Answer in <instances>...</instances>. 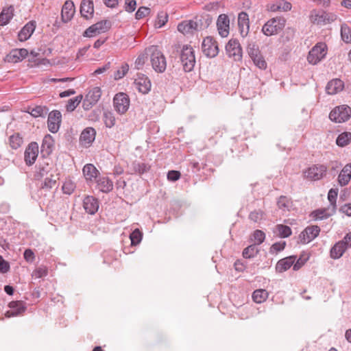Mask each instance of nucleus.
I'll use <instances>...</instances> for the list:
<instances>
[{
	"label": "nucleus",
	"mask_w": 351,
	"mask_h": 351,
	"mask_svg": "<svg viewBox=\"0 0 351 351\" xmlns=\"http://www.w3.org/2000/svg\"><path fill=\"white\" fill-rule=\"evenodd\" d=\"M256 245L253 244L245 248L243 251V256L245 258H250L255 256L258 252V249Z\"/></svg>",
	"instance_id": "603ef678"
},
{
	"label": "nucleus",
	"mask_w": 351,
	"mask_h": 351,
	"mask_svg": "<svg viewBox=\"0 0 351 351\" xmlns=\"http://www.w3.org/2000/svg\"><path fill=\"white\" fill-rule=\"evenodd\" d=\"M101 95V91L99 87H93L90 89L86 96V100L89 102L90 104H95Z\"/></svg>",
	"instance_id": "f704fd0d"
},
{
	"label": "nucleus",
	"mask_w": 351,
	"mask_h": 351,
	"mask_svg": "<svg viewBox=\"0 0 351 351\" xmlns=\"http://www.w3.org/2000/svg\"><path fill=\"white\" fill-rule=\"evenodd\" d=\"M150 12L149 8L147 7H140L136 12L135 16L136 19H141L147 16Z\"/></svg>",
	"instance_id": "e2e57ef3"
},
{
	"label": "nucleus",
	"mask_w": 351,
	"mask_h": 351,
	"mask_svg": "<svg viewBox=\"0 0 351 351\" xmlns=\"http://www.w3.org/2000/svg\"><path fill=\"white\" fill-rule=\"evenodd\" d=\"M308 258V254L303 252L298 258V260L293 263V270L298 271L307 262Z\"/></svg>",
	"instance_id": "49530a36"
},
{
	"label": "nucleus",
	"mask_w": 351,
	"mask_h": 351,
	"mask_svg": "<svg viewBox=\"0 0 351 351\" xmlns=\"http://www.w3.org/2000/svg\"><path fill=\"white\" fill-rule=\"evenodd\" d=\"M338 195L337 189H331L328 193V199L330 204V207L332 208V211L336 210V200Z\"/></svg>",
	"instance_id": "8fccbe9b"
},
{
	"label": "nucleus",
	"mask_w": 351,
	"mask_h": 351,
	"mask_svg": "<svg viewBox=\"0 0 351 351\" xmlns=\"http://www.w3.org/2000/svg\"><path fill=\"white\" fill-rule=\"evenodd\" d=\"M254 64L261 69H265L267 68V62L261 53L254 56L251 58Z\"/></svg>",
	"instance_id": "5fc2aeb1"
},
{
	"label": "nucleus",
	"mask_w": 351,
	"mask_h": 351,
	"mask_svg": "<svg viewBox=\"0 0 351 351\" xmlns=\"http://www.w3.org/2000/svg\"><path fill=\"white\" fill-rule=\"evenodd\" d=\"M208 26L204 24L202 19L196 18L195 20L185 21L178 24V30L183 34H193L195 31H200Z\"/></svg>",
	"instance_id": "20e7f679"
},
{
	"label": "nucleus",
	"mask_w": 351,
	"mask_h": 351,
	"mask_svg": "<svg viewBox=\"0 0 351 351\" xmlns=\"http://www.w3.org/2000/svg\"><path fill=\"white\" fill-rule=\"evenodd\" d=\"M134 84L138 91L143 94H147L151 90V82L145 75H138L134 81Z\"/></svg>",
	"instance_id": "aec40b11"
},
{
	"label": "nucleus",
	"mask_w": 351,
	"mask_h": 351,
	"mask_svg": "<svg viewBox=\"0 0 351 351\" xmlns=\"http://www.w3.org/2000/svg\"><path fill=\"white\" fill-rule=\"evenodd\" d=\"M326 166L324 165H315L308 168L304 174L306 178L312 180H319L326 175Z\"/></svg>",
	"instance_id": "9d476101"
},
{
	"label": "nucleus",
	"mask_w": 351,
	"mask_h": 351,
	"mask_svg": "<svg viewBox=\"0 0 351 351\" xmlns=\"http://www.w3.org/2000/svg\"><path fill=\"white\" fill-rule=\"evenodd\" d=\"M343 86V81L339 79H334L327 84L326 91L328 95H335L341 91Z\"/></svg>",
	"instance_id": "cd10ccee"
},
{
	"label": "nucleus",
	"mask_w": 351,
	"mask_h": 351,
	"mask_svg": "<svg viewBox=\"0 0 351 351\" xmlns=\"http://www.w3.org/2000/svg\"><path fill=\"white\" fill-rule=\"evenodd\" d=\"M23 256L25 260L28 263H32L35 259L34 253L31 249L25 250Z\"/></svg>",
	"instance_id": "338daca9"
},
{
	"label": "nucleus",
	"mask_w": 351,
	"mask_h": 351,
	"mask_svg": "<svg viewBox=\"0 0 351 351\" xmlns=\"http://www.w3.org/2000/svg\"><path fill=\"white\" fill-rule=\"evenodd\" d=\"M82 171L86 180L88 182L96 180L99 173L96 167L92 164H86L84 167Z\"/></svg>",
	"instance_id": "c756f323"
},
{
	"label": "nucleus",
	"mask_w": 351,
	"mask_h": 351,
	"mask_svg": "<svg viewBox=\"0 0 351 351\" xmlns=\"http://www.w3.org/2000/svg\"><path fill=\"white\" fill-rule=\"evenodd\" d=\"M168 21V15L166 12L161 11L158 13L156 20L155 21V27L160 28L165 25Z\"/></svg>",
	"instance_id": "c03bdc74"
},
{
	"label": "nucleus",
	"mask_w": 351,
	"mask_h": 351,
	"mask_svg": "<svg viewBox=\"0 0 351 351\" xmlns=\"http://www.w3.org/2000/svg\"><path fill=\"white\" fill-rule=\"evenodd\" d=\"M346 249V245L343 244V242H337L330 250L331 258L334 259L339 258L343 255Z\"/></svg>",
	"instance_id": "c9c22d12"
},
{
	"label": "nucleus",
	"mask_w": 351,
	"mask_h": 351,
	"mask_svg": "<svg viewBox=\"0 0 351 351\" xmlns=\"http://www.w3.org/2000/svg\"><path fill=\"white\" fill-rule=\"evenodd\" d=\"M326 45L323 43L316 44L308 52L307 56L308 62L311 64H317L323 60L327 52Z\"/></svg>",
	"instance_id": "423d86ee"
},
{
	"label": "nucleus",
	"mask_w": 351,
	"mask_h": 351,
	"mask_svg": "<svg viewBox=\"0 0 351 351\" xmlns=\"http://www.w3.org/2000/svg\"><path fill=\"white\" fill-rule=\"evenodd\" d=\"M75 184L71 180H66L62 185V191L64 193L71 195L75 190Z\"/></svg>",
	"instance_id": "4d7b16f0"
},
{
	"label": "nucleus",
	"mask_w": 351,
	"mask_h": 351,
	"mask_svg": "<svg viewBox=\"0 0 351 351\" xmlns=\"http://www.w3.org/2000/svg\"><path fill=\"white\" fill-rule=\"evenodd\" d=\"M75 13V6L71 1H66L62 8L61 17L63 23L71 20Z\"/></svg>",
	"instance_id": "4be33fe9"
},
{
	"label": "nucleus",
	"mask_w": 351,
	"mask_h": 351,
	"mask_svg": "<svg viewBox=\"0 0 351 351\" xmlns=\"http://www.w3.org/2000/svg\"><path fill=\"white\" fill-rule=\"evenodd\" d=\"M150 167L144 163L135 161L132 163V169L136 173H138L140 174L144 173L149 171Z\"/></svg>",
	"instance_id": "a18cd8bd"
},
{
	"label": "nucleus",
	"mask_w": 351,
	"mask_h": 351,
	"mask_svg": "<svg viewBox=\"0 0 351 351\" xmlns=\"http://www.w3.org/2000/svg\"><path fill=\"white\" fill-rule=\"evenodd\" d=\"M27 112L34 117H44L47 112L46 107L37 106L33 108L29 107Z\"/></svg>",
	"instance_id": "4c0bfd02"
},
{
	"label": "nucleus",
	"mask_w": 351,
	"mask_h": 351,
	"mask_svg": "<svg viewBox=\"0 0 351 351\" xmlns=\"http://www.w3.org/2000/svg\"><path fill=\"white\" fill-rule=\"evenodd\" d=\"M278 207L283 212H289L293 209V204L291 198L282 195L277 202Z\"/></svg>",
	"instance_id": "7c9ffc66"
},
{
	"label": "nucleus",
	"mask_w": 351,
	"mask_h": 351,
	"mask_svg": "<svg viewBox=\"0 0 351 351\" xmlns=\"http://www.w3.org/2000/svg\"><path fill=\"white\" fill-rule=\"evenodd\" d=\"M95 181L99 191L104 193H108L113 189V182L107 177L99 178Z\"/></svg>",
	"instance_id": "2f4dec72"
},
{
	"label": "nucleus",
	"mask_w": 351,
	"mask_h": 351,
	"mask_svg": "<svg viewBox=\"0 0 351 351\" xmlns=\"http://www.w3.org/2000/svg\"><path fill=\"white\" fill-rule=\"evenodd\" d=\"M104 121L107 128H111L115 124V117L112 112H105L104 113Z\"/></svg>",
	"instance_id": "864d4df0"
},
{
	"label": "nucleus",
	"mask_w": 351,
	"mask_h": 351,
	"mask_svg": "<svg viewBox=\"0 0 351 351\" xmlns=\"http://www.w3.org/2000/svg\"><path fill=\"white\" fill-rule=\"evenodd\" d=\"M109 29L108 23L106 21H101L90 26L84 32V37H93L101 33L106 32Z\"/></svg>",
	"instance_id": "ddd939ff"
},
{
	"label": "nucleus",
	"mask_w": 351,
	"mask_h": 351,
	"mask_svg": "<svg viewBox=\"0 0 351 351\" xmlns=\"http://www.w3.org/2000/svg\"><path fill=\"white\" fill-rule=\"evenodd\" d=\"M143 238V233L139 229L136 228L130 235L132 245H138Z\"/></svg>",
	"instance_id": "09e8293b"
},
{
	"label": "nucleus",
	"mask_w": 351,
	"mask_h": 351,
	"mask_svg": "<svg viewBox=\"0 0 351 351\" xmlns=\"http://www.w3.org/2000/svg\"><path fill=\"white\" fill-rule=\"evenodd\" d=\"M285 245L286 243L285 241L275 243L271 245L270 248V252L277 253L278 252H280L285 249Z\"/></svg>",
	"instance_id": "0e129e2a"
},
{
	"label": "nucleus",
	"mask_w": 351,
	"mask_h": 351,
	"mask_svg": "<svg viewBox=\"0 0 351 351\" xmlns=\"http://www.w3.org/2000/svg\"><path fill=\"white\" fill-rule=\"evenodd\" d=\"M268 293L265 289H256L253 292L252 298L256 303H261L266 300Z\"/></svg>",
	"instance_id": "ea45409f"
},
{
	"label": "nucleus",
	"mask_w": 351,
	"mask_h": 351,
	"mask_svg": "<svg viewBox=\"0 0 351 351\" xmlns=\"http://www.w3.org/2000/svg\"><path fill=\"white\" fill-rule=\"evenodd\" d=\"M238 25L240 27L244 28L245 27L249 28V18L248 14L245 12H241L238 16Z\"/></svg>",
	"instance_id": "6e6d98bb"
},
{
	"label": "nucleus",
	"mask_w": 351,
	"mask_h": 351,
	"mask_svg": "<svg viewBox=\"0 0 351 351\" xmlns=\"http://www.w3.org/2000/svg\"><path fill=\"white\" fill-rule=\"evenodd\" d=\"M335 211H332V208L318 209L311 213V216L315 220H322L332 215Z\"/></svg>",
	"instance_id": "72a5a7b5"
},
{
	"label": "nucleus",
	"mask_w": 351,
	"mask_h": 351,
	"mask_svg": "<svg viewBox=\"0 0 351 351\" xmlns=\"http://www.w3.org/2000/svg\"><path fill=\"white\" fill-rule=\"evenodd\" d=\"M146 53L150 55L153 69L157 73H163L167 67V61L162 51L156 46L152 45L146 49Z\"/></svg>",
	"instance_id": "f257e3e1"
},
{
	"label": "nucleus",
	"mask_w": 351,
	"mask_h": 351,
	"mask_svg": "<svg viewBox=\"0 0 351 351\" xmlns=\"http://www.w3.org/2000/svg\"><path fill=\"white\" fill-rule=\"evenodd\" d=\"M180 61L184 71L189 72L193 69L195 64V57L194 49L191 45L182 46L180 52Z\"/></svg>",
	"instance_id": "f03ea898"
},
{
	"label": "nucleus",
	"mask_w": 351,
	"mask_h": 351,
	"mask_svg": "<svg viewBox=\"0 0 351 351\" xmlns=\"http://www.w3.org/2000/svg\"><path fill=\"white\" fill-rule=\"evenodd\" d=\"M83 207L86 213L93 215L98 210L99 202L93 196H86L83 200Z\"/></svg>",
	"instance_id": "5701e85b"
},
{
	"label": "nucleus",
	"mask_w": 351,
	"mask_h": 351,
	"mask_svg": "<svg viewBox=\"0 0 351 351\" xmlns=\"http://www.w3.org/2000/svg\"><path fill=\"white\" fill-rule=\"evenodd\" d=\"M136 2L135 0H125V8L127 12H132L135 10Z\"/></svg>",
	"instance_id": "774afa93"
},
{
	"label": "nucleus",
	"mask_w": 351,
	"mask_h": 351,
	"mask_svg": "<svg viewBox=\"0 0 351 351\" xmlns=\"http://www.w3.org/2000/svg\"><path fill=\"white\" fill-rule=\"evenodd\" d=\"M80 13L86 19L93 18L94 14L93 1L82 0L80 5Z\"/></svg>",
	"instance_id": "a878e982"
},
{
	"label": "nucleus",
	"mask_w": 351,
	"mask_h": 351,
	"mask_svg": "<svg viewBox=\"0 0 351 351\" xmlns=\"http://www.w3.org/2000/svg\"><path fill=\"white\" fill-rule=\"evenodd\" d=\"M202 50L205 56L214 58L219 53L217 42L210 36L205 38L202 44Z\"/></svg>",
	"instance_id": "1a4fd4ad"
},
{
	"label": "nucleus",
	"mask_w": 351,
	"mask_h": 351,
	"mask_svg": "<svg viewBox=\"0 0 351 351\" xmlns=\"http://www.w3.org/2000/svg\"><path fill=\"white\" fill-rule=\"evenodd\" d=\"M129 70V65L127 63H124L121 65V68L119 69L114 74V80H118L123 78Z\"/></svg>",
	"instance_id": "13d9d810"
},
{
	"label": "nucleus",
	"mask_w": 351,
	"mask_h": 351,
	"mask_svg": "<svg viewBox=\"0 0 351 351\" xmlns=\"http://www.w3.org/2000/svg\"><path fill=\"white\" fill-rule=\"evenodd\" d=\"M217 26L220 36L223 38L227 37L230 29V20L228 15L220 14L217 21Z\"/></svg>",
	"instance_id": "a211bd4d"
},
{
	"label": "nucleus",
	"mask_w": 351,
	"mask_h": 351,
	"mask_svg": "<svg viewBox=\"0 0 351 351\" xmlns=\"http://www.w3.org/2000/svg\"><path fill=\"white\" fill-rule=\"evenodd\" d=\"M61 113L58 110H53L49 114L47 126L51 132L56 133L58 131L61 122Z\"/></svg>",
	"instance_id": "2eb2a0df"
},
{
	"label": "nucleus",
	"mask_w": 351,
	"mask_h": 351,
	"mask_svg": "<svg viewBox=\"0 0 351 351\" xmlns=\"http://www.w3.org/2000/svg\"><path fill=\"white\" fill-rule=\"evenodd\" d=\"M351 117V108L347 105L335 107L329 114V119L335 123H343Z\"/></svg>",
	"instance_id": "39448f33"
},
{
	"label": "nucleus",
	"mask_w": 351,
	"mask_h": 351,
	"mask_svg": "<svg viewBox=\"0 0 351 351\" xmlns=\"http://www.w3.org/2000/svg\"><path fill=\"white\" fill-rule=\"evenodd\" d=\"M265 239V234L260 230H256L253 233V241L255 245L261 244Z\"/></svg>",
	"instance_id": "bf43d9fd"
},
{
	"label": "nucleus",
	"mask_w": 351,
	"mask_h": 351,
	"mask_svg": "<svg viewBox=\"0 0 351 351\" xmlns=\"http://www.w3.org/2000/svg\"><path fill=\"white\" fill-rule=\"evenodd\" d=\"M276 228L278 233V235L281 238H287L292 234L291 229L288 226L278 224L276 226Z\"/></svg>",
	"instance_id": "37998d69"
},
{
	"label": "nucleus",
	"mask_w": 351,
	"mask_h": 351,
	"mask_svg": "<svg viewBox=\"0 0 351 351\" xmlns=\"http://www.w3.org/2000/svg\"><path fill=\"white\" fill-rule=\"evenodd\" d=\"M36 28V22L29 21L28 22L19 32L18 37L19 40L25 41L27 40L32 36Z\"/></svg>",
	"instance_id": "bb28decb"
},
{
	"label": "nucleus",
	"mask_w": 351,
	"mask_h": 351,
	"mask_svg": "<svg viewBox=\"0 0 351 351\" xmlns=\"http://www.w3.org/2000/svg\"><path fill=\"white\" fill-rule=\"evenodd\" d=\"M9 143L12 149H16L23 143V138L19 134H14L10 136Z\"/></svg>",
	"instance_id": "79ce46f5"
},
{
	"label": "nucleus",
	"mask_w": 351,
	"mask_h": 351,
	"mask_svg": "<svg viewBox=\"0 0 351 351\" xmlns=\"http://www.w3.org/2000/svg\"><path fill=\"white\" fill-rule=\"evenodd\" d=\"M55 173L56 171L51 165L44 163L38 167L34 176L36 180H43V178L49 177Z\"/></svg>",
	"instance_id": "412c9836"
},
{
	"label": "nucleus",
	"mask_w": 351,
	"mask_h": 351,
	"mask_svg": "<svg viewBox=\"0 0 351 351\" xmlns=\"http://www.w3.org/2000/svg\"><path fill=\"white\" fill-rule=\"evenodd\" d=\"M351 142V132H345L340 134L336 140V143L340 147H344Z\"/></svg>",
	"instance_id": "58836bf2"
},
{
	"label": "nucleus",
	"mask_w": 351,
	"mask_h": 351,
	"mask_svg": "<svg viewBox=\"0 0 351 351\" xmlns=\"http://www.w3.org/2000/svg\"><path fill=\"white\" fill-rule=\"evenodd\" d=\"M130 98L126 93H117L113 98V106L116 112L120 114H125L130 107Z\"/></svg>",
	"instance_id": "0eeeda50"
},
{
	"label": "nucleus",
	"mask_w": 351,
	"mask_h": 351,
	"mask_svg": "<svg viewBox=\"0 0 351 351\" xmlns=\"http://www.w3.org/2000/svg\"><path fill=\"white\" fill-rule=\"evenodd\" d=\"M9 307L10 310L5 313L7 317L22 315L26 309V306L22 301H12L9 303Z\"/></svg>",
	"instance_id": "6ab92c4d"
},
{
	"label": "nucleus",
	"mask_w": 351,
	"mask_h": 351,
	"mask_svg": "<svg viewBox=\"0 0 351 351\" xmlns=\"http://www.w3.org/2000/svg\"><path fill=\"white\" fill-rule=\"evenodd\" d=\"M43 181L41 183L40 189L44 190H50L57 186V180H58V174L56 173L50 175L49 177L43 178Z\"/></svg>",
	"instance_id": "473e14b6"
},
{
	"label": "nucleus",
	"mask_w": 351,
	"mask_h": 351,
	"mask_svg": "<svg viewBox=\"0 0 351 351\" xmlns=\"http://www.w3.org/2000/svg\"><path fill=\"white\" fill-rule=\"evenodd\" d=\"M341 36L344 42L351 43V29L347 25H341Z\"/></svg>",
	"instance_id": "3c124183"
},
{
	"label": "nucleus",
	"mask_w": 351,
	"mask_h": 351,
	"mask_svg": "<svg viewBox=\"0 0 351 351\" xmlns=\"http://www.w3.org/2000/svg\"><path fill=\"white\" fill-rule=\"evenodd\" d=\"M27 55L28 51L26 49H15L6 56V60L10 62H18L22 61Z\"/></svg>",
	"instance_id": "b1692460"
},
{
	"label": "nucleus",
	"mask_w": 351,
	"mask_h": 351,
	"mask_svg": "<svg viewBox=\"0 0 351 351\" xmlns=\"http://www.w3.org/2000/svg\"><path fill=\"white\" fill-rule=\"evenodd\" d=\"M96 136V130L91 127L85 128L80 136V142L82 145L89 147L95 141Z\"/></svg>",
	"instance_id": "f3484780"
},
{
	"label": "nucleus",
	"mask_w": 351,
	"mask_h": 351,
	"mask_svg": "<svg viewBox=\"0 0 351 351\" xmlns=\"http://www.w3.org/2000/svg\"><path fill=\"white\" fill-rule=\"evenodd\" d=\"M320 228L317 226H310L306 227L299 235L300 243H308L315 239L319 234Z\"/></svg>",
	"instance_id": "9b49d317"
},
{
	"label": "nucleus",
	"mask_w": 351,
	"mask_h": 351,
	"mask_svg": "<svg viewBox=\"0 0 351 351\" xmlns=\"http://www.w3.org/2000/svg\"><path fill=\"white\" fill-rule=\"evenodd\" d=\"M351 179V163L346 165L338 176V182L341 186L347 185Z\"/></svg>",
	"instance_id": "c85d7f7f"
},
{
	"label": "nucleus",
	"mask_w": 351,
	"mask_h": 351,
	"mask_svg": "<svg viewBox=\"0 0 351 351\" xmlns=\"http://www.w3.org/2000/svg\"><path fill=\"white\" fill-rule=\"evenodd\" d=\"M48 271L46 267L40 266L35 269L32 273V276L36 278H40L47 275Z\"/></svg>",
	"instance_id": "052dcab7"
},
{
	"label": "nucleus",
	"mask_w": 351,
	"mask_h": 351,
	"mask_svg": "<svg viewBox=\"0 0 351 351\" xmlns=\"http://www.w3.org/2000/svg\"><path fill=\"white\" fill-rule=\"evenodd\" d=\"M285 23L283 17L272 18L263 26L262 32L267 36L276 35L285 27Z\"/></svg>",
	"instance_id": "7ed1b4c3"
},
{
	"label": "nucleus",
	"mask_w": 351,
	"mask_h": 351,
	"mask_svg": "<svg viewBox=\"0 0 351 351\" xmlns=\"http://www.w3.org/2000/svg\"><path fill=\"white\" fill-rule=\"evenodd\" d=\"M267 10L272 12H287L291 10L292 5L291 3L285 0H277L269 3L266 5Z\"/></svg>",
	"instance_id": "dca6fc26"
},
{
	"label": "nucleus",
	"mask_w": 351,
	"mask_h": 351,
	"mask_svg": "<svg viewBox=\"0 0 351 351\" xmlns=\"http://www.w3.org/2000/svg\"><path fill=\"white\" fill-rule=\"evenodd\" d=\"M226 51L228 56L235 61L241 60L242 49L237 40H230L226 46Z\"/></svg>",
	"instance_id": "f8f14e48"
},
{
	"label": "nucleus",
	"mask_w": 351,
	"mask_h": 351,
	"mask_svg": "<svg viewBox=\"0 0 351 351\" xmlns=\"http://www.w3.org/2000/svg\"><path fill=\"white\" fill-rule=\"evenodd\" d=\"M263 212L261 210H254L250 213L249 218L254 222H257L262 219Z\"/></svg>",
	"instance_id": "69168bd1"
},
{
	"label": "nucleus",
	"mask_w": 351,
	"mask_h": 351,
	"mask_svg": "<svg viewBox=\"0 0 351 351\" xmlns=\"http://www.w3.org/2000/svg\"><path fill=\"white\" fill-rule=\"evenodd\" d=\"M38 155V145L36 142L30 143L26 148L24 158L26 165H33Z\"/></svg>",
	"instance_id": "4468645a"
},
{
	"label": "nucleus",
	"mask_w": 351,
	"mask_h": 351,
	"mask_svg": "<svg viewBox=\"0 0 351 351\" xmlns=\"http://www.w3.org/2000/svg\"><path fill=\"white\" fill-rule=\"evenodd\" d=\"M247 51L250 58L261 53L258 47L254 43H248Z\"/></svg>",
	"instance_id": "680f3d73"
},
{
	"label": "nucleus",
	"mask_w": 351,
	"mask_h": 351,
	"mask_svg": "<svg viewBox=\"0 0 351 351\" xmlns=\"http://www.w3.org/2000/svg\"><path fill=\"white\" fill-rule=\"evenodd\" d=\"M296 260L295 256H290L279 260L276 265V270L278 273H282L288 270Z\"/></svg>",
	"instance_id": "393cba45"
},
{
	"label": "nucleus",
	"mask_w": 351,
	"mask_h": 351,
	"mask_svg": "<svg viewBox=\"0 0 351 351\" xmlns=\"http://www.w3.org/2000/svg\"><path fill=\"white\" fill-rule=\"evenodd\" d=\"M82 99V95H78L74 98L70 99L68 101L66 108L68 112L73 111L77 106L80 104Z\"/></svg>",
	"instance_id": "de8ad7c7"
},
{
	"label": "nucleus",
	"mask_w": 351,
	"mask_h": 351,
	"mask_svg": "<svg viewBox=\"0 0 351 351\" xmlns=\"http://www.w3.org/2000/svg\"><path fill=\"white\" fill-rule=\"evenodd\" d=\"M310 19L313 23L322 25L334 21L336 16L323 10H313L310 14Z\"/></svg>",
	"instance_id": "6e6552de"
},
{
	"label": "nucleus",
	"mask_w": 351,
	"mask_h": 351,
	"mask_svg": "<svg viewBox=\"0 0 351 351\" xmlns=\"http://www.w3.org/2000/svg\"><path fill=\"white\" fill-rule=\"evenodd\" d=\"M12 18V8L3 9L0 14V25H5Z\"/></svg>",
	"instance_id": "a19ab883"
},
{
	"label": "nucleus",
	"mask_w": 351,
	"mask_h": 351,
	"mask_svg": "<svg viewBox=\"0 0 351 351\" xmlns=\"http://www.w3.org/2000/svg\"><path fill=\"white\" fill-rule=\"evenodd\" d=\"M53 140L52 137L47 134L46 135L42 142L41 145V152L43 154L49 155L53 149Z\"/></svg>",
	"instance_id": "e433bc0d"
}]
</instances>
